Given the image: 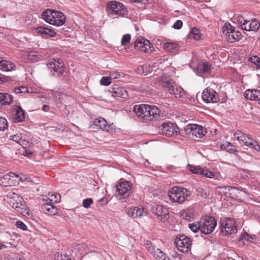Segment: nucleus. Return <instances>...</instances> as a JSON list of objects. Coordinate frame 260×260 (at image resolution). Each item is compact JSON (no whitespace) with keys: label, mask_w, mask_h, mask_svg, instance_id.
Here are the masks:
<instances>
[{"label":"nucleus","mask_w":260,"mask_h":260,"mask_svg":"<svg viewBox=\"0 0 260 260\" xmlns=\"http://www.w3.org/2000/svg\"><path fill=\"white\" fill-rule=\"evenodd\" d=\"M42 17L47 23L58 26L62 25L66 21V17L62 13L51 9L45 10L42 13Z\"/></svg>","instance_id":"f257e3e1"},{"label":"nucleus","mask_w":260,"mask_h":260,"mask_svg":"<svg viewBox=\"0 0 260 260\" xmlns=\"http://www.w3.org/2000/svg\"><path fill=\"white\" fill-rule=\"evenodd\" d=\"M190 194L191 192L188 189L178 186L173 187L168 192L170 200L178 204L185 202Z\"/></svg>","instance_id":"f03ea898"},{"label":"nucleus","mask_w":260,"mask_h":260,"mask_svg":"<svg viewBox=\"0 0 260 260\" xmlns=\"http://www.w3.org/2000/svg\"><path fill=\"white\" fill-rule=\"evenodd\" d=\"M106 10L108 16L112 19L123 16L126 12V8L122 3L115 1L107 4Z\"/></svg>","instance_id":"7ed1b4c3"},{"label":"nucleus","mask_w":260,"mask_h":260,"mask_svg":"<svg viewBox=\"0 0 260 260\" xmlns=\"http://www.w3.org/2000/svg\"><path fill=\"white\" fill-rule=\"evenodd\" d=\"M217 225V221L213 216H205L200 220L201 232L204 234L212 233Z\"/></svg>","instance_id":"20e7f679"},{"label":"nucleus","mask_w":260,"mask_h":260,"mask_svg":"<svg viewBox=\"0 0 260 260\" xmlns=\"http://www.w3.org/2000/svg\"><path fill=\"white\" fill-rule=\"evenodd\" d=\"M175 244L178 250L183 253L190 251L191 240L183 235H178L175 239Z\"/></svg>","instance_id":"39448f33"},{"label":"nucleus","mask_w":260,"mask_h":260,"mask_svg":"<svg viewBox=\"0 0 260 260\" xmlns=\"http://www.w3.org/2000/svg\"><path fill=\"white\" fill-rule=\"evenodd\" d=\"M9 197L10 200L8 202L11 206L22 214L25 212V205L23 204V200L21 197L13 192L9 194Z\"/></svg>","instance_id":"423d86ee"},{"label":"nucleus","mask_w":260,"mask_h":260,"mask_svg":"<svg viewBox=\"0 0 260 260\" xmlns=\"http://www.w3.org/2000/svg\"><path fill=\"white\" fill-rule=\"evenodd\" d=\"M134 47L137 50L144 53H150L154 50V47L150 41L141 36L136 40Z\"/></svg>","instance_id":"0eeeda50"},{"label":"nucleus","mask_w":260,"mask_h":260,"mask_svg":"<svg viewBox=\"0 0 260 260\" xmlns=\"http://www.w3.org/2000/svg\"><path fill=\"white\" fill-rule=\"evenodd\" d=\"M222 34L226 37L228 42L234 43L239 41L241 39V33L239 31H236L231 25L224 26L222 28Z\"/></svg>","instance_id":"6e6552de"},{"label":"nucleus","mask_w":260,"mask_h":260,"mask_svg":"<svg viewBox=\"0 0 260 260\" xmlns=\"http://www.w3.org/2000/svg\"><path fill=\"white\" fill-rule=\"evenodd\" d=\"M63 63L60 59H50L48 63V69L53 76H59L63 72Z\"/></svg>","instance_id":"1a4fd4ad"},{"label":"nucleus","mask_w":260,"mask_h":260,"mask_svg":"<svg viewBox=\"0 0 260 260\" xmlns=\"http://www.w3.org/2000/svg\"><path fill=\"white\" fill-rule=\"evenodd\" d=\"M92 126L94 129H101L109 133L115 132L114 125L113 124H108L107 121L101 117L95 119Z\"/></svg>","instance_id":"9d476101"},{"label":"nucleus","mask_w":260,"mask_h":260,"mask_svg":"<svg viewBox=\"0 0 260 260\" xmlns=\"http://www.w3.org/2000/svg\"><path fill=\"white\" fill-rule=\"evenodd\" d=\"M132 184L129 181H123L116 186V196L119 199H125L131 194Z\"/></svg>","instance_id":"9b49d317"},{"label":"nucleus","mask_w":260,"mask_h":260,"mask_svg":"<svg viewBox=\"0 0 260 260\" xmlns=\"http://www.w3.org/2000/svg\"><path fill=\"white\" fill-rule=\"evenodd\" d=\"M145 244L147 249L155 259L157 260H171L169 257L166 256L165 253L160 249L156 247L150 241H147Z\"/></svg>","instance_id":"f8f14e48"},{"label":"nucleus","mask_w":260,"mask_h":260,"mask_svg":"<svg viewBox=\"0 0 260 260\" xmlns=\"http://www.w3.org/2000/svg\"><path fill=\"white\" fill-rule=\"evenodd\" d=\"M185 131L190 136L202 138L206 133V130L203 126L197 124H188L186 126Z\"/></svg>","instance_id":"ddd939ff"},{"label":"nucleus","mask_w":260,"mask_h":260,"mask_svg":"<svg viewBox=\"0 0 260 260\" xmlns=\"http://www.w3.org/2000/svg\"><path fill=\"white\" fill-rule=\"evenodd\" d=\"M222 233L224 235H231L237 233L236 222L233 219H226L221 221Z\"/></svg>","instance_id":"4468645a"},{"label":"nucleus","mask_w":260,"mask_h":260,"mask_svg":"<svg viewBox=\"0 0 260 260\" xmlns=\"http://www.w3.org/2000/svg\"><path fill=\"white\" fill-rule=\"evenodd\" d=\"M160 133L168 137L177 136L179 133V128L171 122H165L161 125Z\"/></svg>","instance_id":"2eb2a0df"},{"label":"nucleus","mask_w":260,"mask_h":260,"mask_svg":"<svg viewBox=\"0 0 260 260\" xmlns=\"http://www.w3.org/2000/svg\"><path fill=\"white\" fill-rule=\"evenodd\" d=\"M203 100L207 103H215L219 101L218 93L212 88L208 87L202 93Z\"/></svg>","instance_id":"dca6fc26"},{"label":"nucleus","mask_w":260,"mask_h":260,"mask_svg":"<svg viewBox=\"0 0 260 260\" xmlns=\"http://www.w3.org/2000/svg\"><path fill=\"white\" fill-rule=\"evenodd\" d=\"M187 169L192 173L198 174L206 178H213L215 177L214 173L208 169H204L199 166L188 165Z\"/></svg>","instance_id":"f3484780"},{"label":"nucleus","mask_w":260,"mask_h":260,"mask_svg":"<svg viewBox=\"0 0 260 260\" xmlns=\"http://www.w3.org/2000/svg\"><path fill=\"white\" fill-rule=\"evenodd\" d=\"M152 212L161 221H165L169 217L168 209L163 205H155L153 207Z\"/></svg>","instance_id":"a211bd4d"},{"label":"nucleus","mask_w":260,"mask_h":260,"mask_svg":"<svg viewBox=\"0 0 260 260\" xmlns=\"http://www.w3.org/2000/svg\"><path fill=\"white\" fill-rule=\"evenodd\" d=\"M126 213L129 217L134 218H141L147 215L146 211L141 206L128 208L126 210Z\"/></svg>","instance_id":"6ab92c4d"},{"label":"nucleus","mask_w":260,"mask_h":260,"mask_svg":"<svg viewBox=\"0 0 260 260\" xmlns=\"http://www.w3.org/2000/svg\"><path fill=\"white\" fill-rule=\"evenodd\" d=\"M9 138L19 144L23 148L26 147L29 144L28 137L24 134L17 133L15 135L10 136Z\"/></svg>","instance_id":"aec40b11"},{"label":"nucleus","mask_w":260,"mask_h":260,"mask_svg":"<svg viewBox=\"0 0 260 260\" xmlns=\"http://www.w3.org/2000/svg\"><path fill=\"white\" fill-rule=\"evenodd\" d=\"M109 91L114 98H120L126 99L128 97L127 90L124 88L119 87L118 85H114L113 87L109 89Z\"/></svg>","instance_id":"412c9836"},{"label":"nucleus","mask_w":260,"mask_h":260,"mask_svg":"<svg viewBox=\"0 0 260 260\" xmlns=\"http://www.w3.org/2000/svg\"><path fill=\"white\" fill-rule=\"evenodd\" d=\"M148 104H140L136 105L133 107V111L136 115L140 118L143 120H146V113L148 111L147 109Z\"/></svg>","instance_id":"4be33fe9"},{"label":"nucleus","mask_w":260,"mask_h":260,"mask_svg":"<svg viewBox=\"0 0 260 260\" xmlns=\"http://www.w3.org/2000/svg\"><path fill=\"white\" fill-rule=\"evenodd\" d=\"M244 97L249 100L257 101L260 106V90L257 89H247L244 93Z\"/></svg>","instance_id":"5701e85b"},{"label":"nucleus","mask_w":260,"mask_h":260,"mask_svg":"<svg viewBox=\"0 0 260 260\" xmlns=\"http://www.w3.org/2000/svg\"><path fill=\"white\" fill-rule=\"evenodd\" d=\"M147 109L146 113V121L152 120L153 119H156L159 117L160 113L159 109L154 105H147Z\"/></svg>","instance_id":"b1692460"},{"label":"nucleus","mask_w":260,"mask_h":260,"mask_svg":"<svg viewBox=\"0 0 260 260\" xmlns=\"http://www.w3.org/2000/svg\"><path fill=\"white\" fill-rule=\"evenodd\" d=\"M242 143L249 148L253 149L257 152L260 151V146L257 142L252 138L249 137L247 135H246Z\"/></svg>","instance_id":"393cba45"},{"label":"nucleus","mask_w":260,"mask_h":260,"mask_svg":"<svg viewBox=\"0 0 260 260\" xmlns=\"http://www.w3.org/2000/svg\"><path fill=\"white\" fill-rule=\"evenodd\" d=\"M41 209L44 213L50 215H55L57 213V208L53 204L49 202L42 205Z\"/></svg>","instance_id":"a878e982"},{"label":"nucleus","mask_w":260,"mask_h":260,"mask_svg":"<svg viewBox=\"0 0 260 260\" xmlns=\"http://www.w3.org/2000/svg\"><path fill=\"white\" fill-rule=\"evenodd\" d=\"M211 69V65L209 63L203 62L198 65L196 72L198 75L202 76L203 74L208 73Z\"/></svg>","instance_id":"bb28decb"},{"label":"nucleus","mask_w":260,"mask_h":260,"mask_svg":"<svg viewBox=\"0 0 260 260\" xmlns=\"http://www.w3.org/2000/svg\"><path fill=\"white\" fill-rule=\"evenodd\" d=\"M37 33L40 34L43 37L48 36L51 37H53L55 36L56 32L53 30L49 28L40 26L35 29Z\"/></svg>","instance_id":"cd10ccee"},{"label":"nucleus","mask_w":260,"mask_h":260,"mask_svg":"<svg viewBox=\"0 0 260 260\" xmlns=\"http://www.w3.org/2000/svg\"><path fill=\"white\" fill-rule=\"evenodd\" d=\"M163 48L166 51L173 54L178 53L179 49L178 44L173 42H167L164 43Z\"/></svg>","instance_id":"c85d7f7f"},{"label":"nucleus","mask_w":260,"mask_h":260,"mask_svg":"<svg viewBox=\"0 0 260 260\" xmlns=\"http://www.w3.org/2000/svg\"><path fill=\"white\" fill-rule=\"evenodd\" d=\"M14 176H16L17 177H18V175H16L13 173H10V174H7L1 177V184L4 186H11L13 183V179L12 178H13Z\"/></svg>","instance_id":"c756f323"},{"label":"nucleus","mask_w":260,"mask_h":260,"mask_svg":"<svg viewBox=\"0 0 260 260\" xmlns=\"http://www.w3.org/2000/svg\"><path fill=\"white\" fill-rule=\"evenodd\" d=\"M15 65L12 62L0 58V69L5 72L14 70Z\"/></svg>","instance_id":"7c9ffc66"},{"label":"nucleus","mask_w":260,"mask_h":260,"mask_svg":"<svg viewBox=\"0 0 260 260\" xmlns=\"http://www.w3.org/2000/svg\"><path fill=\"white\" fill-rule=\"evenodd\" d=\"M220 147L221 150H225L232 154H236L238 152L236 147L228 141L223 142L220 144Z\"/></svg>","instance_id":"2f4dec72"},{"label":"nucleus","mask_w":260,"mask_h":260,"mask_svg":"<svg viewBox=\"0 0 260 260\" xmlns=\"http://www.w3.org/2000/svg\"><path fill=\"white\" fill-rule=\"evenodd\" d=\"M161 84L164 87L167 88L168 91L172 90V88L175 86L172 78L170 76L167 75L162 76Z\"/></svg>","instance_id":"473e14b6"},{"label":"nucleus","mask_w":260,"mask_h":260,"mask_svg":"<svg viewBox=\"0 0 260 260\" xmlns=\"http://www.w3.org/2000/svg\"><path fill=\"white\" fill-rule=\"evenodd\" d=\"M13 100L12 95L0 92V109L3 105H10Z\"/></svg>","instance_id":"72a5a7b5"},{"label":"nucleus","mask_w":260,"mask_h":260,"mask_svg":"<svg viewBox=\"0 0 260 260\" xmlns=\"http://www.w3.org/2000/svg\"><path fill=\"white\" fill-rule=\"evenodd\" d=\"M256 239V236L254 235H249L245 232L240 238L239 241L243 244H248Z\"/></svg>","instance_id":"f704fd0d"},{"label":"nucleus","mask_w":260,"mask_h":260,"mask_svg":"<svg viewBox=\"0 0 260 260\" xmlns=\"http://www.w3.org/2000/svg\"><path fill=\"white\" fill-rule=\"evenodd\" d=\"M169 92L170 94H174L176 98H181L185 94V91L182 88L175 85Z\"/></svg>","instance_id":"c9c22d12"},{"label":"nucleus","mask_w":260,"mask_h":260,"mask_svg":"<svg viewBox=\"0 0 260 260\" xmlns=\"http://www.w3.org/2000/svg\"><path fill=\"white\" fill-rule=\"evenodd\" d=\"M225 188H228V191H230V194L232 196L233 198H240L243 196V194L245 193V192L239 190L238 188L235 187L226 186L225 187Z\"/></svg>","instance_id":"e433bc0d"},{"label":"nucleus","mask_w":260,"mask_h":260,"mask_svg":"<svg viewBox=\"0 0 260 260\" xmlns=\"http://www.w3.org/2000/svg\"><path fill=\"white\" fill-rule=\"evenodd\" d=\"M181 217L184 220L190 221L194 218V214L192 209H187L182 210L181 212Z\"/></svg>","instance_id":"4c0bfd02"},{"label":"nucleus","mask_w":260,"mask_h":260,"mask_svg":"<svg viewBox=\"0 0 260 260\" xmlns=\"http://www.w3.org/2000/svg\"><path fill=\"white\" fill-rule=\"evenodd\" d=\"M15 115H16V120L17 122H21L25 118V112L22 110V109L18 106L15 107Z\"/></svg>","instance_id":"58836bf2"},{"label":"nucleus","mask_w":260,"mask_h":260,"mask_svg":"<svg viewBox=\"0 0 260 260\" xmlns=\"http://www.w3.org/2000/svg\"><path fill=\"white\" fill-rule=\"evenodd\" d=\"M60 194L57 193H49L48 197L46 200L47 202H49L52 204L55 203H58L60 201Z\"/></svg>","instance_id":"ea45409f"},{"label":"nucleus","mask_w":260,"mask_h":260,"mask_svg":"<svg viewBox=\"0 0 260 260\" xmlns=\"http://www.w3.org/2000/svg\"><path fill=\"white\" fill-rule=\"evenodd\" d=\"M188 36L189 38L193 39L196 40H198L200 39L201 33L199 29L196 28H193L190 31Z\"/></svg>","instance_id":"a19ab883"},{"label":"nucleus","mask_w":260,"mask_h":260,"mask_svg":"<svg viewBox=\"0 0 260 260\" xmlns=\"http://www.w3.org/2000/svg\"><path fill=\"white\" fill-rule=\"evenodd\" d=\"M27 59L31 61H37L39 59V55L36 51L29 52L27 54Z\"/></svg>","instance_id":"79ce46f5"},{"label":"nucleus","mask_w":260,"mask_h":260,"mask_svg":"<svg viewBox=\"0 0 260 260\" xmlns=\"http://www.w3.org/2000/svg\"><path fill=\"white\" fill-rule=\"evenodd\" d=\"M247 134L245 133H243L242 132L240 131H237L234 134V137L240 143H242V142L243 141L244 139L245 138Z\"/></svg>","instance_id":"37998d69"},{"label":"nucleus","mask_w":260,"mask_h":260,"mask_svg":"<svg viewBox=\"0 0 260 260\" xmlns=\"http://www.w3.org/2000/svg\"><path fill=\"white\" fill-rule=\"evenodd\" d=\"M251 31H257L260 27V23L256 19H253L250 23Z\"/></svg>","instance_id":"c03bdc74"},{"label":"nucleus","mask_w":260,"mask_h":260,"mask_svg":"<svg viewBox=\"0 0 260 260\" xmlns=\"http://www.w3.org/2000/svg\"><path fill=\"white\" fill-rule=\"evenodd\" d=\"M189 228L193 232L196 233L199 231H201V226L200 225V221L197 222L189 224Z\"/></svg>","instance_id":"a18cd8bd"},{"label":"nucleus","mask_w":260,"mask_h":260,"mask_svg":"<svg viewBox=\"0 0 260 260\" xmlns=\"http://www.w3.org/2000/svg\"><path fill=\"white\" fill-rule=\"evenodd\" d=\"M7 127H8L7 120L3 117H0V131H4Z\"/></svg>","instance_id":"49530a36"},{"label":"nucleus","mask_w":260,"mask_h":260,"mask_svg":"<svg viewBox=\"0 0 260 260\" xmlns=\"http://www.w3.org/2000/svg\"><path fill=\"white\" fill-rule=\"evenodd\" d=\"M131 39V36L129 34H125L123 36L121 40V44L122 46L125 45L128 43Z\"/></svg>","instance_id":"de8ad7c7"},{"label":"nucleus","mask_w":260,"mask_h":260,"mask_svg":"<svg viewBox=\"0 0 260 260\" xmlns=\"http://www.w3.org/2000/svg\"><path fill=\"white\" fill-rule=\"evenodd\" d=\"M93 200L91 198H87L83 201V206L85 208H88L93 203Z\"/></svg>","instance_id":"09e8293b"},{"label":"nucleus","mask_w":260,"mask_h":260,"mask_svg":"<svg viewBox=\"0 0 260 260\" xmlns=\"http://www.w3.org/2000/svg\"><path fill=\"white\" fill-rule=\"evenodd\" d=\"M110 77H103L100 81L101 84L104 86H108L110 84L111 81Z\"/></svg>","instance_id":"8fccbe9b"},{"label":"nucleus","mask_w":260,"mask_h":260,"mask_svg":"<svg viewBox=\"0 0 260 260\" xmlns=\"http://www.w3.org/2000/svg\"><path fill=\"white\" fill-rule=\"evenodd\" d=\"M250 22L249 21L246 20L241 26L242 29L246 31H251V28L250 27Z\"/></svg>","instance_id":"3c124183"},{"label":"nucleus","mask_w":260,"mask_h":260,"mask_svg":"<svg viewBox=\"0 0 260 260\" xmlns=\"http://www.w3.org/2000/svg\"><path fill=\"white\" fill-rule=\"evenodd\" d=\"M120 75L119 73L117 71H112L110 73V79H117L120 77Z\"/></svg>","instance_id":"603ef678"},{"label":"nucleus","mask_w":260,"mask_h":260,"mask_svg":"<svg viewBox=\"0 0 260 260\" xmlns=\"http://www.w3.org/2000/svg\"><path fill=\"white\" fill-rule=\"evenodd\" d=\"M18 228L21 229V230L25 231L27 229L26 225L22 221H18L16 224Z\"/></svg>","instance_id":"864d4df0"},{"label":"nucleus","mask_w":260,"mask_h":260,"mask_svg":"<svg viewBox=\"0 0 260 260\" xmlns=\"http://www.w3.org/2000/svg\"><path fill=\"white\" fill-rule=\"evenodd\" d=\"M182 26V22L180 20H177L174 24L173 27L175 29H180Z\"/></svg>","instance_id":"5fc2aeb1"},{"label":"nucleus","mask_w":260,"mask_h":260,"mask_svg":"<svg viewBox=\"0 0 260 260\" xmlns=\"http://www.w3.org/2000/svg\"><path fill=\"white\" fill-rule=\"evenodd\" d=\"M62 95L60 93H56L54 95V101L57 104H60L61 102V96Z\"/></svg>","instance_id":"6e6d98bb"},{"label":"nucleus","mask_w":260,"mask_h":260,"mask_svg":"<svg viewBox=\"0 0 260 260\" xmlns=\"http://www.w3.org/2000/svg\"><path fill=\"white\" fill-rule=\"evenodd\" d=\"M236 19L237 20L238 23L240 25L241 27L246 20L244 19L243 16L240 15L238 16Z\"/></svg>","instance_id":"4d7b16f0"},{"label":"nucleus","mask_w":260,"mask_h":260,"mask_svg":"<svg viewBox=\"0 0 260 260\" xmlns=\"http://www.w3.org/2000/svg\"><path fill=\"white\" fill-rule=\"evenodd\" d=\"M259 58L257 56H251L249 59V61H250L252 63H254L256 65V64L259 61Z\"/></svg>","instance_id":"13d9d810"},{"label":"nucleus","mask_w":260,"mask_h":260,"mask_svg":"<svg viewBox=\"0 0 260 260\" xmlns=\"http://www.w3.org/2000/svg\"><path fill=\"white\" fill-rule=\"evenodd\" d=\"M21 89V87L19 86L18 87H16L14 89V92L16 94H21L22 93V91Z\"/></svg>","instance_id":"bf43d9fd"},{"label":"nucleus","mask_w":260,"mask_h":260,"mask_svg":"<svg viewBox=\"0 0 260 260\" xmlns=\"http://www.w3.org/2000/svg\"><path fill=\"white\" fill-rule=\"evenodd\" d=\"M50 109V107L49 106L47 105H44L42 107V110L44 112H48Z\"/></svg>","instance_id":"052dcab7"},{"label":"nucleus","mask_w":260,"mask_h":260,"mask_svg":"<svg viewBox=\"0 0 260 260\" xmlns=\"http://www.w3.org/2000/svg\"><path fill=\"white\" fill-rule=\"evenodd\" d=\"M21 89L22 91V93H29V91L28 90V88L25 86H21Z\"/></svg>","instance_id":"680f3d73"},{"label":"nucleus","mask_w":260,"mask_h":260,"mask_svg":"<svg viewBox=\"0 0 260 260\" xmlns=\"http://www.w3.org/2000/svg\"><path fill=\"white\" fill-rule=\"evenodd\" d=\"M7 246L3 243H0V250L2 249L6 248Z\"/></svg>","instance_id":"e2e57ef3"},{"label":"nucleus","mask_w":260,"mask_h":260,"mask_svg":"<svg viewBox=\"0 0 260 260\" xmlns=\"http://www.w3.org/2000/svg\"><path fill=\"white\" fill-rule=\"evenodd\" d=\"M148 67L149 69V70L148 71L149 72H150V67L148 66L147 64H144V66H143L142 67V69H143V70H144V69H146L147 67Z\"/></svg>","instance_id":"0e129e2a"},{"label":"nucleus","mask_w":260,"mask_h":260,"mask_svg":"<svg viewBox=\"0 0 260 260\" xmlns=\"http://www.w3.org/2000/svg\"><path fill=\"white\" fill-rule=\"evenodd\" d=\"M131 2H134V3H140L142 2L143 0H130Z\"/></svg>","instance_id":"69168bd1"},{"label":"nucleus","mask_w":260,"mask_h":260,"mask_svg":"<svg viewBox=\"0 0 260 260\" xmlns=\"http://www.w3.org/2000/svg\"><path fill=\"white\" fill-rule=\"evenodd\" d=\"M256 66L257 69H260V59L259 61H258V62L256 64Z\"/></svg>","instance_id":"338daca9"},{"label":"nucleus","mask_w":260,"mask_h":260,"mask_svg":"<svg viewBox=\"0 0 260 260\" xmlns=\"http://www.w3.org/2000/svg\"><path fill=\"white\" fill-rule=\"evenodd\" d=\"M225 260H235V259L233 258H228L227 259H225Z\"/></svg>","instance_id":"774afa93"}]
</instances>
